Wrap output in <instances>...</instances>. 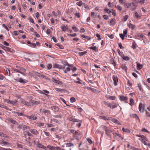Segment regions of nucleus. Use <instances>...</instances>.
<instances>
[{
    "label": "nucleus",
    "mask_w": 150,
    "mask_h": 150,
    "mask_svg": "<svg viewBox=\"0 0 150 150\" xmlns=\"http://www.w3.org/2000/svg\"><path fill=\"white\" fill-rule=\"evenodd\" d=\"M137 4L133 2L131 3H126L124 4V6L126 8L134 9L137 6Z\"/></svg>",
    "instance_id": "f257e3e1"
},
{
    "label": "nucleus",
    "mask_w": 150,
    "mask_h": 150,
    "mask_svg": "<svg viewBox=\"0 0 150 150\" xmlns=\"http://www.w3.org/2000/svg\"><path fill=\"white\" fill-rule=\"evenodd\" d=\"M17 128L19 129H22L23 130L30 129V128L29 127L23 124L18 125Z\"/></svg>",
    "instance_id": "f03ea898"
},
{
    "label": "nucleus",
    "mask_w": 150,
    "mask_h": 150,
    "mask_svg": "<svg viewBox=\"0 0 150 150\" xmlns=\"http://www.w3.org/2000/svg\"><path fill=\"white\" fill-rule=\"evenodd\" d=\"M145 105L144 104H142L141 103H140L139 105V111L142 112H144Z\"/></svg>",
    "instance_id": "7ed1b4c3"
},
{
    "label": "nucleus",
    "mask_w": 150,
    "mask_h": 150,
    "mask_svg": "<svg viewBox=\"0 0 150 150\" xmlns=\"http://www.w3.org/2000/svg\"><path fill=\"white\" fill-rule=\"evenodd\" d=\"M15 80L20 83L24 84L28 82V81L27 80L23 79L22 78H20L18 79H16Z\"/></svg>",
    "instance_id": "20e7f679"
},
{
    "label": "nucleus",
    "mask_w": 150,
    "mask_h": 150,
    "mask_svg": "<svg viewBox=\"0 0 150 150\" xmlns=\"http://www.w3.org/2000/svg\"><path fill=\"white\" fill-rule=\"evenodd\" d=\"M65 66H64V67H63L61 65H59V64H54L53 65V67L54 68H57L59 69H64L65 68Z\"/></svg>",
    "instance_id": "39448f33"
},
{
    "label": "nucleus",
    "mask_w": 150,
    "mask_h": 150,
    "mask_svg": "<svg viewBox=\"0 0 150 150\" xmlns=\"http://www.w3.org/2000/svg\"><path fill=\"white\" fill-rule=\"evenodd\" d=\"M104 129H105V131L106 134L107 136L109 137H110V136L111 134V131L109 129H108L106 127H104Z\"/></svg>",
    "instance_id": "423d86ee"
},
{
    "label": "nucleus",
    "mask_w": 150,
    "mask_h": 150,
    "mask_svg": "<svg viewBox=\"0 0 150 150\" xmlns=\"http://www.w3.org/2000/svg\"><path fill=\"white\" fill-rule=\"evenodd\" d=\"M51 108L52 110L55 112H58L59 110V108L57 106H52Z\"/></svg>",
    "instance_id": "0eeeda50"
},
{
    "label": "nucleus",
    "mask_w": 150,
    "mask_h": 150,
    "mask_svg": "<svg viewBox=\"0 0 150 150\" xmlns=\"http://www.w3.org/2000/svg\"><path fill=\"white\" fill-rule=\"evenodd\" d=\"M25 116L28 119L30 120H35L37 119V117H35L34 115H32L30 116L25 115Z\"/></svg>",
    "instance_id": "6e6552de"
},
{
    "label": "nucleus",
    "mask_w": 150,
    "mask_h": 150,
    "mask_svg": "<svg viewBox=\"0 0 150 150\" xmlns=\"http://www.w3.org/2000/svg\"><path fill=\"white\" fill-rule=\"evenodd\" d=\"M10 104L13 106H16L19 105L18 103V101L16 100H15L13 101H11Z\"/></svg>",
    "instance_id": "1a4fd4ad"
},
{
    "label": "nucleus",
    "mask_w": 150,
    "mask_h": 150,
    "mask_svg": "<svg viewBox=\"0 0 150 150\" xmlns=\"http://www.w3.org/2000/svg\"><path fill=\"white\" fill-rule=\"evenodd\" d=\"M112 79L114 81V85H117V83L118 81L117 77L115 75H113L112 76Z\"/></svg>",
    "instance_id": "9d476101"
},
{
    "label": "nucleus",
    "mask_w": 150,
    "mask_h": 150,
    "mask_svg": "<svg viewBox=\"0 0 150 150\" xmlns=\"http://www.w3.org/2000/svg\"><path fill=\"white\" fill-rule=\"evenodd\" d=\"M0 47H1L5 51H9L10 48L9 47H7L3 45L2 44H0Z\"/></svg>",
    "instance_id": "9b49d317"
},
{
    "label": "nucleus",
    "mask_w": 150,
    "mask_h": 150,
    "mask_svg": "<svg viewBox=\"0 0 150 150\" xmlns=\"http://www.w3.org/2000/svg\"><path fill=\"white\" fill-rule=\"evenodd\" d=\"M128 26L129 28H131L132 30L136 28V26L134 25H133L130 23H129L128 24Z\"/></svg>",
    "instance_id": "f8f14e48"
},
{
    "label": "nucleus",
    "mask_w": 150,
    "mask_h": 150,
    "mask_svg": "<svg viewBox=\"0 0 150 150\" xmlns=\"http://www.w3.org/2000/svg\"><path fill=\"white\" fill-rule=\"evenodd\" d=\"M52 79L53 81L56 83L60 85L62 84V81L56 80L54 78H52Z\"/></svg>",
    "instance_id": "ddd939ff"
},
{
    "label": "nucleus",
    "mask_w": 150,
    "mask_h": 150,
    "mask_svg": "<svg viewBox=\"0 0 150 150\" xmlns=\"http://www.w3.org/2000/svg\"><path fill=\"white\" fill-rule=\"evenodd\" d=\"M30 102L32 104V105H33L35 104H38L40 103V102L38 101H35L33 100H30Z\"/></svg>",
    "instance_id": "4468645a"
},
{
    "label": "nucleus",
    "mask_w": 150,
    "mask_h": 150,
    "mask_svg": "<svg viewBox=\"0 0 150 150\" xmlns=\"http://www.w3.org/2000/svg\"><path fill=\"white\" fill-rule=\"evenodd\" d=\"M9 121L13 124L17 125H18V122L12 118H10L9 120Z\"/></svg>",
    "instance_id": "2eb2a0df"
},
{
    "label": "nucleus",
    "mask_w": 150,
    "mask_h": 150,
    "mask_svg": "<svg viewBox=\"0 0 150 150\" xmlns=\"http://www.w3.org/2000/svg\"><path fill=\"white\" fill-rule=\"evenodd\" d=\"M106 97L111 100H114L116 98V97L115 96H106Z\"/></svg>",
    "instance_id": "dca6fc26"
},
{
    "label": "nucleus",
    "mask_w": 150,
    "mask_h": 150,
    "mask_svg": "<svg viewBox=\"0 0 150 150\" xmlns=\"http://www.w3.org/2000/svg\"><path fill=\"white\" fill-rule=\"evenodd\" d=\"M30 132L32 134H36L37 133V131L35 129H30Z\"/></svg>",
    "instance_id": "f3484780"
},
{
    "label": "nucleus",
    "mask_w": 150,
    "mask_h": 150,
    "mask_svg": "<svg viewBox=\"0 0 150 150\" xmlns=\"http://www.w3.org/2000/svg\"><path fill=\"white\" fill-rule=\"evenodd\" d=\"M143 66L142 65L140 64L139 63H137V69L138 70H139L141 69L142 67Z\"/></svg>",
    "instance_id": "a211bd4d"
},
{
    "label": "nucleus",
    "mask_w": 150,
    "mask_h": 150,
    "mask_svg": "<svg viewBox=\"0 0 150 150\" xmlns=\"http://www.w3.org/2000/svg\"><path fill=\"white\" fill-rule=\"evenodd\" d=\"M120 99L121 100H126L128 99L127 97L123 96H121Z\"/></svg>",
    "instance_id": "6ab92c4d"
},
{
    "label": "nucleus",
    "mask_w": 150,
    "mask_h": 150,
    "mask_svg": "<svg viewBox=\"0 0 150 150\" xmlns=\"http://www.w3.org/2000/svg\"><path fill=\"white\" fill-rule=\"evenodd\" d=\"M112 121L113 122H114L115 123H116L117 124H119L120 125H121L120 123L119 122V121H118L117 119H115V118L112 119Z\"/></svg>",
    "instance_id": "aec40b11"
},
{
    "label": "nucleus",
    "mask_w": 150,
    "mask_h": 150,
    "mask_svg": "<svg viewBox=\"0 0 150 150\" xmlns=\"http://www.w3.org/2000/svg\"><path fill=\"white\" fill-rule=\"evenodd\" d=\"M40 111L44 114H46L47 113H48L50 112V111L49 110H46L44 109H40Z\"/></svg>",
    "instance_id": "412c9836"
},
{
    "label": "nucleus",
    "mask_w": 150,
    "mask_h": 150,
    "mask_svg": "<svg viewBox=\"0 0 150 150\" xmlns=\"http://www.w3.org/2000/svg\"><path fill=\"white\" fill-rule=\"evenodd\" d=\"M110 23L112 25H115L116 23V20L115 19H112L110 20Z\"/></svg>",
    "instance_id": "4be33fe9"
},
{
    "label": "nucleus",
    "mask_w": 150,
    "mask_h": 150,
    "mask_svg": "<svg viewBox=\"0 0 150 150\" xmlns=\"http://www.w3.org/2000/svg\"><path fill=\"white\" fill-rule=\"evenodd\" d=\"M16 67L19 70H22L24 72H25L26 71L25 69L22 67L16 66Z\"/></svg>",
    "instance_id": "5701e85b"
},
{
    "label": "nucleus",
    "mask_w": 150,
    "mask_h": 150,
    "mask_svg": "<svg viewBox=\"0 0 150 150\" xmlns=\"http://www.w3.org/2000/svg\"><path fill=\"white\" fill-rule=\"evenodd\" d=\"M104 103L105 105L107 106L110 107V108H111L112 107V105L110 103L104 102Z\"/></svg>",
    "instance_id": "b1692460"
},
{
    "label": "nucleus",
    "mask_w": 150,
    "mask_h": 150,
    "mask_svg": "<svg viewBox=\"0 0 150 150\" xmlns=\"http://www.w3.org/2000/svg\"><path fill=\"white\" fill-rule=\"evenodd\" d=\"M47 147L49 148L50 150H55L56 147H54L53 146H51L50 145H48L47 146Z\"/></svg>",
    "instance_id": "393cba45"
},
{
    "label": "nucleus",
    "mask_w": 150,
    "mask_h": 150,
    "mask_svg": "<svg viewBox=\"0 0 150 150\" xmlns=\"http://www.w3.org/2000/svg\"><path fill=\"white\" fill-rule=\"evenodd\" d=\"M122 130L123 132H125L130 133V131L129 130L124 128H122Z\"/></svg>",
    "instance_id": "a878e982"
},
{
    "label": "nucleus",
    "mask_w": 150,
    "mask_h": 150,
    "mask_svg": "<svg viewBox=\"0 0 150 150\" xmlns=\"http://www.w3.org/2000/svg\"><path fill=\"white\" fill-rule=\"evenodd\" d=\"M51 120L52 122L53 121L54 122H56L58 124H59L60 123L59 121L57 119H55L54 118H52L51 119Z\"/></svg>",
    "instance_id": "bb28decb"
},
{
    "label": "nucleus",
    "mask_w": 150,
    "mask_h": 150,
    "mask_svg": "<svg viewBox=\"0 0 150 150\" xmlns=\"http://www.w3.org/2000/svg\"><path fill=\"white\" fill-rule=\"evenodd\" d=\"M136 43L135 41L133 42L132 43V47L135 49L136 48Z\"/></svg>",
    "instance_id": "cd10ccee"
},
{
    "label": "nucleus",
    "mask_w": 150,
    "mask_h": 150,
    "mask_svg": "<svg viewBox=\"0 0 150 150\" xmlns=\"http://www.w3.org/2000/svg\"><path fill=\"white\" fill-rule=\"evenodd\" d=\"M129 104L131 105H134V100L132 98H131L130 99Z\"/></svg>",
    "instance_id": "c85d7f7f"
},
{
    "label": "nucleus",
    "mask_w": 150,
    "mask_h": 150,
    "mask_svg": "<svg viewBox=\"0 0 150 150\" xmlns=\"http://www.w3.org/2000/svg\"><path fill=\"white\" fill-rule=\"evenodd\" d=\"M14 113L17 115L18 116H25L24 114L22 112L19 113L18 112H14Z\"/></svg>",
    "instance_id": "c756f323"
},
{
    "label": "nucleus",
    "mask_w": 150,
    "mask_h": 150,
    "mask_svg": "<svg viewBox=\"0 0 150 150\" xmlns=\"http://www.w3.org/2000/svg\"><path fill=\"white\" fill-rule=\"evenodd\" d=\"M67 26H65L64 25H63L61 28L62 30V31H65L66 30V29L67 28Z\"/></svg>",
    "instance_id": "7c9ffc66"
},
{
    "label": "nucleus",
    "mask_w": 150,
    "mask_h": 150,
    "mask_svg": "<svg viewBox=\"0 0 150 150\" xmlns=\"http://www.w3.org/2000/svg\"><path fill=\"white\" fill-rule=\"evenodd\" d=\"M87 52L86 51L82 52H79L78 53V54L80 56H82L85 54H86Z\"/></svg>",
    "instance_id": "2f4dec72"
},
{
    "label": "nucleus",
    "mask_w": 150,
    "mask_h": 150,
    "mask_svg": "<svg viewBox=\"0 0 150 150\" xmlns=\"http://www.w3.org/2000/svg\"><path fill=\"white\" fill-rule=\"evenodd\" d=\"M81 37L83 38L87 39V40H89L91 39L89 37L85 35H82L81 36Z\"/></svg>",
    "instance_id": "473e14b6"
},
{
    "label": "nucleus",
    "mask_w": 150,
    "mask_h": 150,
    "mask_svg": "<svg viewBox=\"0 0 150 150\" xmlns=\"http://www.w3.org/2000/svg\"><path fill=\"white\" fill-rule=\"evenodd\" d=\"M128 16L127 15H126L123 16V20L124 21H125L128 19Z\"/></svg>",
    "instance_id": "72a5a7b5"
},
{
    "label": "nucleus",
    "mask_w": 150,
    "mask_h": 150,
    "mask_svg": "<svg viewBox=\"0 0 150 150\" xmlns=\"http://www.w3.org/2000/svg\"><path fill=\"white\" fill-rule=\"evenodd\" d=\"M122 59L125 60L127 61L129 59V58L128 56H124L122 57Z\"/></svg>",
    "instance_id": "f704fd0d"
},
{
    "label": "nucleus",
    "mask_w": 150,
    "mask_h": 150,
    "mask_svg": "<svg viewBox=\"0 0 150 150\" xmlns=\"http://www.w3.org/2000/svg\"><path fill=\"white\" fill-rule=\"evenodd\" d=\"M53 117L56 118H62V115H54Z\"/></svg>",
    "instance_id": "c9c22d12"
},
{
    "label": "nucleus",
    "mask_w": 150,
    "mask_h": 150,
    "mask_svg": "<svg viewBox=\"0 0 150 150\" xmlns=\"http://www.w3.org/2000/svg\"><path fill=\"white\" fill-rule=\"evenodd\" d=\"M74 145V144L72 143H67L66 144V146L67 147H70L73 146Z\"/></svg>",
    "instance_id": "e433bc0d"
},
{
    "label": "nucleus",
    "mask_w": 150,
    "mask_h": 150,
    "mask_svg": "<svg viewBox=\"0 0 150 150\" xmlns=\"http://www.w3.org/2000/svg\"><path fill=\"white\" fill-rule=\"evenodd\" d=\"M1 143L2 144L4 145H8L10 144L7 142H4L3 141H2L1 142Z\"/></svg>",
    "instance_id": "4c0bfd02"
},
{
    "label": "nucleus",
    "mask_w": 150,
    "mask_h": 150,
    "mask_svg": "<svg viewBox=\"0 0 150 150\" xmlns=\"http://www.w3.org/2000/svg\"><path fill=\"white\" fill-rule=\"evenodd\" d=\"M90 48L91 49H92L94 51H95L96 52L97 51V47L96 46H94V47H90Z\"/></svg>",
    "instance_id": "58836bf2"
},
{
    "label": "nucleus",
    "mask_w": 150,
    "mask_h": 150,
    "mask_svg": "<svg viewBox=\"0 0 150 150\" xmlns=\"http://www.w3.org/2000/svg\"><path fill=\"white\" fill-rule=\"evenodd\" d=\"M132 116L133 117L137 118L139 120V117L135 114H132Z\"/></svg>",
    "instance_id": "ea45409f"
},
{
    "label": "nucleus",
    "mask_w": 150,
    "mask_h": 150,
    "mask_svg": "<svg viewBox=\"0 0 150 150\" xmlns=\"http://www.w3.org/2000/svg\"><path fill=\"white\" fill-rule=\"evenodd\" d=\"M136 136L137 137H139L144 139H145L146 137L143 135H137Z\"/></svg>",
    "instance_id": "a19ab883"
},
{
    "label": "nucleus",
    "mask_w": 150,
    "mask_h": 150,
    "mask_svg": "<svg viewBox=\"0 0 150 150\" xmlns=\"http://www.w3.org/2000/svg\"><path fill=\"white\" fill-rule=\"evenodd\" d=\"M72 28L75 32H77L78 31V29L75 25L73 26Z\"/></svg>",
    "instance_id": "79ce46f5"
},
{
    "label": "nucleus",
    "mask_w": 150,
    "mask_h": 150,
    "mask_svg": "<svg viewBox=\"0 0 150 150\" xmlns=\"http://www.w3.org/2000/svg\"><path fill=\"white\" fill-rule=\"evenodd\" d=\"M70 101L72 103H73L76 101V100L75 98L74 97H71L70 99Z\"/></svg>",
    "instance_id": "37998d69"
},
{
    "label": "nucleus",
    "mask_w": 150,
    "mask_h": 150,
    "mask_svg": "<svg viewBox=\"0 0 150 150\" xmlns=\"http://www.w3.org/2000/svg\"><path fill=\"white\" fill-rule=\"evenodd\" d=\"M130 148L131 149L134 150H141V149H139L138 148H136L134 146H130Z\"/></svg>",
    "instance_id": "c03bdc74"
},
{
    "label": "nucleus",
    "mask_w": 150,
    "mask_h": 150,
    "mask_svg": "<svg viewBox=\"0 0 150 150\" xmlns=\"http://www.w3.org/2000/svg\"><path fill=\"white\" fill-rule=\"evenodd\" d=\"M120 36L122 39V40H123L124 39L125 35L122 33L120 34Z\"/></svg>",
    "instance_id": "a18cd8bd"
},
{
    "label": "nucleus",
    "mask_w": 150,
    "mask_h": 150,
    "mask_svg": "<svg viewBox=\"0 0 150 150\" xmlns=\"http://www.w3.org/2000/svg\"><path fill=\"white\" fill-rule=\"evenodd\" d=\"M91 16L92 18H95L96 16V13L93 12H92L91 13Z\"/></svg>",
    "instance_id": "49530a36"
},
{
    "label": "nucleus",
    "mask_w": 150,
    "mask_h": 150,
    "mask_svg": "<svg viewBox=\"0 0 150 150\" xmlns=\"http://www.w3.org/2000/svg\"><path fill=\"white\" fill-rule=\"evenodd\" d=\"M56 45H57L59 47V48L61 49H63L64 48L63 46L62 45H60L58 43L56 44Z\"/></svg>",
    "instance_id": "de8ad7c7"
},
{
    "label": "nucleus",
    "mask_w": 150,
    "mask_h": 150,
    "mask_svg": "<svg viewBox=\"0 0 150 150\" xmlns=\"http://www.w3.org/2000/svg\"><path fill=\"white\" fill-rule=\"evenodd\" d=\"M70 71V68L69 67H67L64 70V72H65V73H67L68 71Z\"/></svg>",
    "instance_id": "09e8293b"
},
{
    "label": "nucleus",
    "mask_w": 150,
    "mask_h": 150,
    "mask_svg": "<svg viewBox=\"0 0 150 150\" xmlns=\"http://www.w3.org/2000/svg\"><path fill=\"white\" fill-rule=\"evenodd\" d=\"M52 67V65L51 64H48L47 65V69H50Z\"/></svg>",
    "instance_id": "8fccbe9b"
},
{
    "label": "nucleus",
    "mask_w": 150,
    "mask_h": 150,
    "mask_svg": "<svg viewBox=\"0 0 150 150\" xmlns=\"http://www.w3.org/2000/svg\"><path fill=\"white\" fill-rule=\"evenodd\" d=\"M77 69V68L75 67H74L72 68H71V70L73 72H74Z\"/></svg>",
    "instance_id": "3c124183"
},
{
    "label": "nucleus",
    "mask_w": 150,
    "mask_h": 150,
    "mask_svg": "<svg viewBox=\"0 0 150 150\" xmlns=\"http://www.w3.org/2000/svg\"><path fill=\"white\" fill-rule=\"evenodd\" d=\"M122 69L125 70V71H127V68L126 66H122Z\"/></svg>",
    "instance_id": "603ef678"
},
{
    "label": "nucleus",
    "mask_w": 150,
    "mask_h": 150,
    "mask_svg": "<svg viewBox=\"0 0 150 150\" xmlns=\"http://www.w3.org/2000/svg\"><path fill=\"white\" fill-rule=\"evenodd\" d=\"M67 35L69 36H71L72 37H75L76 36V33H74L73 34H67Z\"/></svg>",
    "instance_id": "864d4df0"
},
{
    "label": "nucleus",
    "mask_w": 150,
    "mask_h": 150,
    "mask_svg": "<svg viewBox=\"0 0 150 150\" xmlns=\"http://www.w3.org/2000/svg\"><path fill=\"white\" fill-rule=\"evenodd\" d=\"M83 4L82 2V1H80L79 2H78L76 3L77 5H78L81 6Z\"/></svg>",
    "instance_id": "5fc2aeb1"
},
{
    "label": "nucleus",
    "mask_w": 150,
    "mask_h": 150,
    "mask_svg": "<svg viewBox=\"0 0 150 150\" xmlns=\"http://www.w3.org/2000/svg\"><path fill=\"white\" fill-rule=\"evenodd\" d=\"M28 20L31 22L33 24H35L33 19L30 17H29L28 18Z\"/></svg>",
    "instance_id": "6e6d98bb"
},
{
    "label": "nucleus",
    "mask_w": 150,
    "mask_h": 150,
    "mask_svg": "<svg viewBox=\"0 0 150 150\" xmlns=\"http://www.w3.org/2000/svg\"><path fill=\"white\" fill-rule=\"evenodd\" d=\"M87 140L88 143L90 144H92V141L89 138H87Z\"/></svg>",
    "instance_id": "4d7b16f0"
},
{
    "label": "nucleus",
    "mask_w": 150,
    "mask_h": 150,
    "mask_svg": "<svg viewBox=\"0 0 150 150\" xmlns=\"http://www.w3.org/2000/svg\"><path fill=\"white\" fill-rule=\"evenodd\" d=\"M134 16H135L136 18H139V17H140L139 16V15L138 13L137 12H136L135 13H134Z\"/></svg>",
    "instance_id": "13d9d810"
},
{
    "label": "nucleus",
    "mask_w": 150,
    "mask_h": 150,
    "mask_svg": "<svg viewBox=\"0 0 150 150\" xmlns=\"http://www.w3.org/2000/svg\"><path fill=\"white\" fill-rule=\"evenodd\" d=\"M3 27H4L8 31H9V30L8 28L6 26V25L4 24H3L2 25Z\"/></svg>",
    "instance_id": "bf43d9fd"
},
{
    "label": "nucleus",
    "mask_w": 150,
    "mask_h": 150,
    "mask_svg": "<svg viewBox=\"0 0 150 150\" xmlns=\"http://www.w3.org/2000/svg\"><path fill=\"white\" fill-rule=\"evenodd\" d=\"M14 71H16L17 72L21 74H23V73L22 72H21L18 69H14Z\"/></svg>",
    "instance_id": "052dcab7"
},
{
    "label": "nucleus",
    "mask_w": 150,
    "mask_h": 150,
    "mask_svg": "<svg viewBox=\"0 0 150 150\" xmlns=\"http://www.w3.org/2000/svg\"><path fill=\"white\" fill-rule=\"evenodd\" d=\"M118 45L119 46V47L121 49H123L124 48V47L123 46H122V44L121 43H119L118 44Z\"/></svg>",
    "instance_id": "680f3d73"
},
{
    "label": "nucleus",
    "mask_w": 150,
    "mask_h": 150,
    "mask_svg": "<svg viewBox=\"0 0 150 150\" xmlns=\"http://www.w3.org/2000/svg\"><path fill=\"white\" fill-rule=\"evenodd\" d=\"M26 132V134L29 136H32V134L30 133L28 131H25Z\"/></svg>",
    "instance_id": "e2e57ef3"
},
{
    "label": "nucleus",
    "mask_w": 150,
    "mask_h": 150,
    "mask_svg": "<svg viewBox=\"0 0 150 150\" xmlns=\"http://www.w3.org/2000/svg\"><path fill=\"white\" fill-rule=\"evenodd\" d=\"M108 5V6L110 7H112L113 6V5L112 3H111L110 2H109Z\"/></svg>",
    "instance_id": "0e129e2a"
},
{
    "label": "nucleus",
    "mask_w": 150,
    "mask_h": 150,
    "mask_svg": "<svg viewBox=\"0 0 150 150\" xmlns=\"http://www.w3.org/2000/svg\"><path fill=\"white\" fill-rule=\"evenodd\" d=\"M138 87L139 88V90L141 91L142 90V86L141 85H140L139 83L138 84Z\"/></svg>",
    "instance_id": "69168bd1"
},
{
    "label": "nucleus",
    "mask_w": 150,
    "mask_h": 150,
    "mask_svg": "<svg viewBox=\"0 0 150 150\" xmlns=\"http://www.w3.org/2000/svg\"><path fill=\"white\" fill-rule=\"evenodd\" d=\"M89 88L94 92H96L97 91V90L95 88Z\"/></svg>",
    "instance_id": "338daca9"
},
{
    "label": "nucleus",
    "mask_w": 150,
    "mask_h": 150,
    "mask_svg": "<svg viewBox=\"0 0 150 150\" xmlns=\"http://www.w3.org/2000/svg\"><path fill=\"white\" fill-rule=\"evenodd\" d=\"M146 117H150V113L148 112L146 110Z\"/></svg>",
    "instance_id": "774afa93"
}]
</instances>
